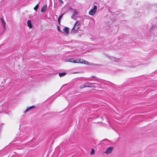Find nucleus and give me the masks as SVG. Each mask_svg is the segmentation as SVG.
<instances>
[{"mask_svg": "<svg viewBox=\"0 0 157 157\" xmlns=\"http://www.w3.org/2000/svg\"><path fill=\"white\" fill-rule=\"evenodd\" d=\"M80 26V22L78 21H77L72 29V32H75L79 28Z\"/></svg>", "mask_w": 157, "mask_h": 157, "instance_id": "obj_1", "label": "nucleus"}, {"mask_svg": "<svg viewBox=\"0 0 157 157\" xmlns=\"http://www.w3.org/2000/svg\"><path fill=\"white\" fill-rule=\"evenodd\" d=\"M78 63H84L87 65L93 66L94 65L92 63H89L88 62L83 59H78Z\"/></svg>", "mask_w": 157, "mask_h": 157, "instance_id": "obj_2", "label": "nucleus"}, {"mask_svg": "<svg viewBox=\"0 0 157 157\" xmlns=\"http://www.w3.org/2000/svg\"><path fill=\"white\" fill-rule=\"evenodd\" d=\"M113 149L114 147H108L106 149L105 151L103 152V153L107 154H109L112 152Z\"/></svg>", "mask_w": 157, "mask_h": 157, "instance_id": "obj_3", "label": "nucleus"}, {"mask_svg": "<svg viewBox=\"0 0 157 157\" xmlns=\"http://www.w3.org/2000/svg\"><path fill=\"white\" fill-rule=\"evenodd\" d=\"M97 9V6L96 5L94 6L93 8L91 9L89 12V14L93 15L95 13Z\"/></svg>", "mask_w": 157, "mask_h": 157, "instance_id": "obj_4", "label": "nucleus"}, {"mask_svg": "<svg viewBox=\"0 0 157 157\" xmlns=\"http://www.w3.org/2000/svg\"><path fill=\"white\" fill-rule=\"evenodd\" d=\"M77 14V12L76 11H74L71 17V18L74 20H75L76 18V15Z\"/></svg>", "mask_w": 157, "mask_h": 157, "instance_id": "obj_5", "label": "nucleus"}, {"mask_svg": "<svg viewBox=\"0 0 157 157\" xmlns=\"http://www.w3.org/2000/svg\"><path fill=\"white\" fill-rule=\"evenodd\" d=\"M63 33H65L66 34H68L69 33L68 28L67 27H65L63 29Z\"/></svg>", "mask_w": 157, "mask_h": 157, "instance_id": "obj_6", "label": "nucleus"}, {"mask_svg": "<svg viewBox=\"0 0 157 157\" xmlns=\"http://www.w3.org/2000/svg\"><path fill=\"white\" fill-rule=\"evenodd\" d=\"M47 8V5H44L41 9V12L43 13L46 10Z\"/></svg>", "mask_w": 157, "mask_h": 157, "instance_id": "obj_7", "label": "nucleus"}, {"mask_svg": "<svg viewBox=\"0 0 157 157\" xmlns=\"http://www.w3.org/2000/svg\"><path fill=\"white\" fill-rule=\"evenodd\" d=\"M110 59L113 62H118L119 60L118 59L113 57H111Z\"/></svg>", "mask_w": 157, "mask_h": 157, "instance_id": "obj_8", "label": "nucleus"}, {"mask_svg": "<svg viewBox=\"0 0 157 157\" xmlns=\"http://www.w3.org/2000/svg\"><path fill=\"white\" fill-rule=\"evenodd\" d=\"M35 107V105H33L30 106L26 109L24 111V113H25L30 110L31 109L34 108Z\"/></svg>", "mask_w": 157, "mask_h": 157, "instance_id": "obj_9", "label": "nucleus"}, {"mask_svg": "<svg viewBox=\"0 0 157 157\" xmlns=\"http://www.w3.org/2000/svg\"><path fill=\"white\" fill-rule=\"evenodd\" d=\"M27 25L28 26L29 28H31L32 27V26L31 24V21L30 20H29L27 21Z\"/></svg>", "mask_w": 157, "mask_h": 157, "instance_id": "obj_10", "label": "nucleus"}, {"mask_svg": "<svg viewBox=\"0 0 157 157\" xmlns=\"http://www.w3.org/2000/svg\"><path fill=\"white\" fill-rule=\"evenodd\" d=\"M94 84V83H90V82H88V83H87V84H88V85L86 86V87H95L94 86H91V85H90V84Z\"/></svg>", "mask_w": 157, "mask_h": 157, "instance_id": "obj_11", "label": "nucleus"}, {"mask_svg": "<svg viewBox=\"0 0 157 157\" xmlns=\"http://www.w3.org/2000/svg\"><path fill=\"white\" fill-rule=\"evenodd\" d=\"M67 61L73 63L74 62V59L72 58H70V59H67Z\"/></svg>", "mask_w": 157, "mask_h": 157, "instance_id": "obj_12", "label": "nucleus"}, {"mask_svg": "<svg viewBox=\"0 0 157 157\" xmlns=\"http://www.w3.org/2000/svg\"><path fill=\"white\" fill-rule=\"evenodd\" d=\"M66 75V72H63L59 73V75L60 77H62L65 76Z\"/></svg>", "mask_w": 157, "mask_h": 157, "instance_id": "obj_13", "label": "nucleus"}, {"mask_svg": "<svg viewBox=\"0 0 157 157\" xmlns=\"http://www.w3.org/2000/svg\"><path fill=\"white\" fill-rule=\"evenodd\" d=\"M1 21L2 22V24L4 28H5L6 26V22L4 21L3 19H1Z\"/></svg>", "mask_w": 157, "mask_h": 157, "instance_id": "obj_14", "label": "nucleus"}, {"mask_svg": "<svg viewBox=\"0 0 157 157\" xmlns=\"http://www.w3.org/2000/svg\"><path fill=\"white\" fill-rule=\"evenodd\" d=\"M63 14H62V15H60L58 19V22L59 23L60 22V19H61L62 18L63 16Z\"/></svg>", "mask_w": 157, "mask_h": 157, "instance_id": "obj_15", "label": "nucleus"}, {"mask_svg": "<svg viewBox=\"0 0 157 157\" xmlns=\"http://www.w3.org/2000/svg\"><path fill=\"white\" fill-rule=\"evenodd\" d=\"M39 7V4H37L36 6L34 7V9L36 10V11L38 9V8Z\"/></svg>", "mask_w": 157, "mask_h": 157, "instance_id": "obj_16", "label": "nucleus"}, {"mask_svg": "<svg viewBox=\"0 0 157 157\" xmlns=\"http://www.w3.org/2000/svg\"><path fill=\"white\" fill-rule=\"evenodd\" d=\"M94 152H95L93 148H92L91 150V151L90 154L91 155L94 154Z\"/></svg>", "mask_w": 157, "mask_h": 157, "instance_id": "obj_17", "label": "nucleus"}, {"mask_svg": "<svg viewBox=\"0 0 157 157\" xmlns=\"http://www.w3.org/2000/svg\"><path fill=\"white\" fill-rule=\"evenodd\" d=\"M85 87H86V85H82L80 86V89H82Z\"/></svg>", "mask_w": 157, "mask_h": 157, "instance_id": "obj_18", "label": "nucleus"}, {"mask_svg": "<svg viewBox=\"0 0 157 157\" xmlns=\"http://www.w3.org/2000/svg\"><path fill=\"white\" fill-rule=\"evenodd\" d=\"M78 59H74V63H78Z\"/></svg>", "mask_w": 157, "mask_h": 157, "instance_id": "obj_19", "label": "nucleus"}, {"mask_svg": "<svg viewBox=\"0 0 157 157\" xmlns=\"http://www.w3.org/2000/svg\"><path fill=\"white\" fill-rule=\"evenodd\" d=\"M59 0V2L60 3H61L62 4H63V2L62 0Z\"/></svg>", "mask_w": 157, "mask_h": 157, "instance_id": "obj_20", "label": "nucleus"}, {"mask_svg": "<svg viewBox=\"0 0 157 157\" xmlns=\"http://www.w3.org/2000/svg\"><path fill=\"white\" fill-rule=\"evenodd\" d=\"M58 29L59 31H60V28H59V27L58 26Z\"/></svg>", "mask_w": 157, "mask_h": 157, "instance_id": "obj_21", "label": "nucleus"}, {"mask_svg": "<svg viewBox=\"0 0 157 157\" xmlns=\"http://www.w3.org/2000/svg\"><path fill=\"white\" fill-rule=\"evenodd\" d=\"M92 78H94V76H92Z\"/></svg>", "mask_w": 157, "mask_h": 157, "instance_id": "obj_22", "label": "nucleus"}, {"mask_svg": "<svg viewBox=\"0 0 157 157\" xmlns=\"http://www.w3.org/2000/svg\"><path fill=\"white\" fill-rule=\"evenodd\" d=\"M91 79H89V81H91Z\"/></svg>", "mask_w": 157, "mask_h": 157, "instance_id": "obj_23", "label": "nucleus"}, {"mask_svg": "<svg viewBox=\"0 0 157 157\" xmlns=\"http://www.w3.org/2000/svg\"><path fill=\"white\" fill-rule=\"evenodd\" d=\"M38 3H40V2H39Z\"/></svg>", "mask_w": 157, "mask_h": 157, "instance_id": "obj_24", "label": "nucleus"}]
</instances>
